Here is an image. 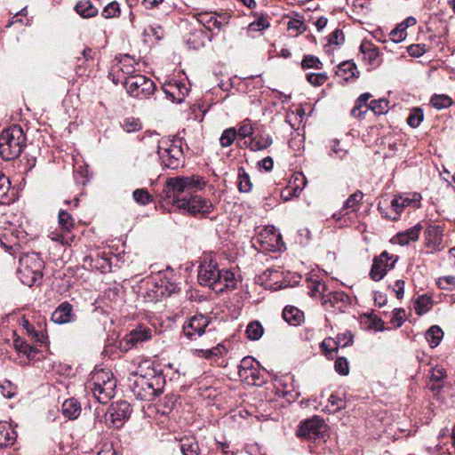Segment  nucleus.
Returning <instances> with one entry per match:
<instances>
[{
  "label": "nucleus",
  "mask_w": 455,
  "mask_h": 455,
  "mask_svg": "<svg viewBox=\"0 0 455 455\" xmlns=\"http://www.w3.org/2000/svg\"><path fill=\"white\" fill-rule=\"evenodd\" d=\"M253 127L251 124V122L249 119H244L243 122L240 123L237 136L245 139L247 137H250V139L252 137L253 134Z\"/></svg>",
  "instance_id": "obj_44"
},
{
  "label": "nucleus",
  "mask_w": 455,
  "mask_h": 455,
  "mask_svg": "<svg viewBox=\"0 0 455 455\" xmlns=\"http://www.w3.org/2000/svg\"><path fill=\"white\" fill-rule=\"evenodd\" d=\"M76 12L83 18H92L98 14V9L89 0H80L75 6Z\"/></svg>",
  "instance_id": "obj_30"
},
{
  "label": "nucleus",
  "mask_w": 455,
  "mask_h": 455,
  "mask_svg": "<svg viewBox=\"0 0 455 455\" xmlns=\"http://www.w3.org/2000/svg\"><path fill=\"white\" fill-rule=\"evenodd\" d=\"M327 425L319 416H314L300 423L298 435L310 441L323 439L327 433Z\"/></svg>",
  "instance_id": "obj_9"
},
{
  "label": "nucleus",
  "mask_w": 455,
  "mask_h": 455,
  "mask_svg": "<svg viewBox=\"0 0 455 455\" xmlns=\"http://www.w3.org/2000/svg\"><path fill=\"white\" fill-rule=\"evenodd\" d=\"M229 21V15L228 13L216 14V20L212 21V25L218 30H220L222 26L227 25Z\"/></svg>",
  "instance_id": "obj_61"
},
{
  "label": "nucleus",
  "mask_w": 455,
  "mask_h": 455,
  "mask_svg": "<svg viewBox=\"0 0 455 455\" xmlns=\"http://www.w3.org/2000/svg\"><path fill=\"white\" fill-rule=\"evenodd\" d=\"M408 52L411 56L420 57L426 52V48L425 45L420 44L411 45L408 48Z\"/></svg>",
  "instance_id": "obj_62"
},
{
  "label": "nucleus",
  "mask_w": 455,
  "mask_h": 455,
  "mask_svg": "<svg viewBox=\"0 0 455 455\" xmlns=\"http://www.w3.org/2000/svg\"><path fill=\"white\" fill-rule=\"evenodd\" d=\"M13 345L19 353H22L23 355H27L28 358L34 357L35 354L36 353V350L32 346L28 345L26 341L20 338L14 339Z\"/></svg>",
  "instance_id": "obj_37"
},
{
  "label": "nucleus",
  "mask_w": 455,
  "mask_h": 455,
  "mask_svg": "<svg viewBox=\"0 0 455 455\" xmlns=\"http://www.w3.org/2000/svg\"><path fill=\"white\" fill-rule=\"evenodd\" d=\"M360 49L363 54V59L367 60L371 66H378L379 64V55L377 48L372 47L371 44H362Z\"/></svg>",
  "instance_id": "obj_31"
},
{
  "label": "nucleus",
  "mask_w": 455,
  "mask_h": 455,
  "mask_svg": "<svg viewBox=\"0 0 455 455\" xmlns=\"http://www.w3.org/2000/svg\"><path fill=\"white\" fill-rule=\"evenodd\" d=\"M372 97L370 92L361 94L355 100V104L351 110V116L355 118L363 117L369 110L368 100Z\"/></svg>",
  "instance_id": "obj_21"
},
{
  "label": "nucleus",
  "mask_w": 455,
  "mask_h": 455,
  "mask_svg": "<svg viewBox=\"0 0 455 455\" xmlns=\"http://www.w3.org/2000/svg\"><path fill=\"white\" fill-rule=\"evenodd\" d=\"M405 315V312L402 308H395L393 311V317L391 319V322L396 327H400L403 323V317Z\"/></svg>",
  "instance_id": "obj_60"
},
{
  "label": "nucleus",
  "mask_w": 455,
  "mask_h": 455,
  "mask_svg": "<svg viewBox=\"0 0 455 455\" xmlns=\"http://www.w3.org/2000/svg\"><path fill=\"white\" fill-rule=\"evenodd\" d=\"M101 15L106 19L118 17L120 15V6L116 1L108 4L102 10Z\"/></svg>",
  "instance_id": "obj_43"
},
{
  "label": "nucleus",
  "mask_w": 455,
  "mask_h": 455,
  "mask_svg": "<svg viewBox=\"0 0 455 455\" xmlns=\"http://www.w3.org/2000/svg\"><path fill=\"white\" fill-rule=\"evenodd\" d=\"M116 387V379L113 373L103 369L94 371L85 384V388L102 404L108 403L115 396Z\"/></svg>",
  "instance_id": "obj_2"
},
{
  "label": "nucleus",
  "mask_w": 455,
  "mask_h": 455,
  "mask_svg": "<svg viewBox=\"0 0 455 455\" xmlns=\"http://www.w3.org/2000/svg\"><path fill=\"white\" fill-rule=\"evenodd\" d=\"M17 275L22 283L29 287L43 277V260L36 253H28L20 257Z\"/></svg>",
  "instance_id": "obj_4"
},
{
  "label": "nucleus",
  "mask_w": 455,
  "mask_h": 455,
  "mask_svg": "<svg viewBox=\"0 0 455 455\" xmlns=\"http://www.w3.org/2000/svg\"><path fill=\"white\" fill-rule=\"evenodd\" d=\"M228 348L223 344H218L216 347L211 349H201L198 350V356L212 359V357L223 356L228 353Z\"/></svg>",
  "instance_id": "obj_34"
},
{
  "label": "nucleus",
  "mask_w": 455,
  "mask_h": 455,
  "mask_svg": "<svg viewBox=\"0 0 455 455\" xmlns=\"http://www.w3.org/2000/svg\"><path fill=\"white\" fill-rule=\"evenodd\" d=\"M196 20L199 23H201L204 27H205L208 30L212 31L214 28L212 25V21L216 20V14L212 12H204L198 13L196 16Z\"/></svg>",
  "instance_id": "obj_45"
},
{
  "label": "nucleus",
  "mask_w": 455,
  "mask_h": 455,
  "mask_svg": "<svg viewBox=\"0 0 455 455\" xmlns=\"http://www.w3.org/2000/svg\"><path fill=\"white\" fill-rule=\"evenodd\" d=\"M26 146V136L20 125L4 129L0 134V156L5 161L17 158Z\"/></svg>",
  "instance_id": "obj_3"
},
{
  "label": "nucleus",
  "mask_w": 455,
  "mask_h": 455,
  "mask_svg": "<svg viewBox=\"0 0 455 455\" xmlns=\"http://www.w3.org/2000/svg\"><path fill=\"white\" fill-rule=\"evenodd\" d=\"M239 378L249 385L260 386L265 382L259 364L252 368L251 371H247L246 373H241Z\"/></svg>",
  "instance_id": "obj_25"
},
{
  "label": "nucleus",
  "mask_w": 455,
  "mask_h": 455,
  "mask_svg": "<svg viewBox=\"0 0 455 455\" xmlns=\"http://www.w3.org/2000/svg\"><path fill=\"white\" fill-rule=\"evenodd\" d=\"M81 412V406L79 403L74 399H67L62 404V413L69 419H76Z\"/></svg>",
  "instance_id": "obj_29"
},
{
  "label": "nucleus",
  "mask_w": 455,
  "mask_h": 455,
  "mask_svg": "<svg viewBox=\"0 0 455 455\" xmlns=\"http://www.w3.org/2000/svg\"><path fill=\"white\" fill-rule=\"evenodd\" d=\"M259 363L255 361V359L251 356H245L243 357L240 364L238 365V376L241 375V373H243L247 371H251L252 368H254L256 365H258Z\"/></svg>",
  "instance_id": "obj_48"
},
{
  "label": "nucleus",
  "mask_w": 455,
  "mask_h": 455,
  "mask_svg": "<svg viewBox=\"0 0 455 455\" xmlns=\"http://www.w3.org/2000/svg\"><path fill=\"white\" fill-rule=\"evenodd\" d=\"M154 332V329L150 327L142 324L138 325L123 338L121 340V347L124 350L136 347L139 345L150 340Z\"/></svg>",
  "instance_id": "obj_13"
},
{
  "label": "nucleus",
  "mask_w": 455,
  "mask_h": 455,
  "mask_svg": "<svg viewBox=\"0 0 455 455\" xmlns=\"http://www.w3.org/2000/svg\"><path fill=\"white\" fill-rule=\"evenodd\" d=\"M452 102L451 98L444 94L434 95L430 100L431 105L436 109L447 108Z\"/></svg>",
  "instance_id": "obj_40"
},
{
  "label": "nucleus",
  "mask_w": 455,
  "mask_h": 455,
  "mask_svg": "<svg viewBox=\"0 0 455 455\" xmlns=\"http://www.w3.org/2000/svg\"><path fill=\"white\" fill-rule=\"evenodd\" d=\"M238 189L242 193H249L252 188V183L251 181L249 174L245 172L243 167L238 169Z\"/></svg>",
  "instance_id": "obj_36"
},
{
  "label": "nucleus",
  "mask_w": 455,
  "mask_h": 455,
  "mask_svg": "<svg viewBox=\"0 0 455 455\" xmlns=\"http://www.w3.org/2000/svg\"><path fill=\"white\" fill-rule=\"evenodd\" d=\"M283 319L289 323L291 325H299L304 321V314L299 308L287 306L284 307L283 311Z\"/></svg>",
  "instance_id": "obj_26"
},
{
  "label": "nucleus",
  "mask_w": 455,
  "mask_h": 455,
  "mask_svg": "<svg viewBox=\"0 0 455 455\" xmlns=\"http://www.w3.org/2000/svg\"><path fill=\"white\" fill-rule=\"evenodd\" d=\"M345 41V36L341 29H335L330 36L329 43L331 44L340 45Z\"/></svg>",
  "instance_id": "obj_59"
},
{
  "label": "nucleus",
  "mask_w": 455,
  "mask_h": 455,
  "mask_svg": "<svg viewBox=\"0 0 455 455\" xmlns=\"http://www.w3.org/2000/svg\"><path fill=\"white\" fill-rule=\"evenodd\" d=\"M220 269L217 261L212 257H204L198 267V282L201 285L208 286L214 291L219 284Z\"/></svg>",
  "instance_id": "obj_8"
},
{
  "label": "nucleus",
  "mask_w": 455,
  "mask_h": 455,
  "mask_svg": "<svg viewBox=\"0 0 455 455\" xmlns=\"http://www.w3.org/2000/svg\"><path fill=\"white\" fill-rule=\"evenodd\" d=\"M325 291V284L321 282H315L310 287V296L315 297L318 294H322Z\"/></svg>",
  "instance_id": "obj_63"
},
{
  "label": "nucleus",
  "mask_w": 455,
  "mask_h": 455,
  "mask_svg": "<svg viewBox=\"0 0 455 455\" xmlns=\"http://www.w3.org/2000/svg\"><path fill=\"white\" fill-rule=\"evenodd\" d=\"M164 92L172 101L181 103L188 94L189 89L186 84L173 81L164 86Z\"/></svg>",
  "instance_id": "obj_17"
},
{
  "label": "nucleus",
  "mask_w": 455,
  "mask_h": 455,
  "mask_svg": "<svg viewBox=\"0 0 455 455\" xmlns=\"http://www.w3.org/2000/svg\"><path fill=\"white\" fill-rule=\"evenodd\" d=\"M52 320L58 324H64L75 320L73 307L68 302L61 303L52 313Z\"/></svg>",
  "instance_id": "obj_18"
},
{
  "label": "nucleus",
  "mask_w": 455,
  "mask_h": 455,
  "mask_svg": "<svg viewBox=\"0 0 455 455\" xmlns=\"http://www.w3.org/2000/svg\"><path fill=\"white\" fill-rule=\"evenodd\" d=\"M443 228L439 224L427 221L424 232L425 247L430 250V252L440 251L443 249Z\"/></svg>",
  "instance_id": "obj_14"
},
{
  "label": "nucleus",
  "mask_w": 455,
  "mask_h": 455,
  "mask_svg": "<svg viewBox=\"0 0 455 455\" xmlns=\"http://www.w3.org/2000/svg\"><path fill=\"white\" fill-rule=\"evenodd\" d=\"M212 320L209 316L198 314L188 318L183 324V333L190 340L200 338L207 331H211Z\"/></svg>",
  "instance_id": "obj_11"
},
{
  "label": "nucleus",
  "mask_w": 455,
  "mask_h": 455,
  "mask_svg": "<svg viewBox=\"0 0 455 455\" xmlns=\"http://www.w3.org/2000/svg\"><path fill=\"white\" fill-rule=\"evenodd\" d=\"M17 438L16 432L12 426L6 422H0V447L12 445Z\"/></svg>",
  "instance_id": "obj_20"
},
{
  "label": "nucleus",
  "mask_w": 455,
  "mask_h": 455,
  "mask_svg": "<svg viewBox=\"0 0 455 455\" xmlns=\"http://www.w3.org/2000/svg\"><path fill=\"white\" fill-rule=\"evenodd\" d=\"M363 197V194L361 191H356L349 196V197L345 201L340 213L342 215H346L349 212H356Z\"/></svg>",
  "instance_id": "obj_27"
},
{
  "label": "nucleus",
  "mask_w": 455,
  "mask_h": 455,
  "mask_svg": "<svg viewBox=\"0 0 455 455\" xmlns=\"http://www.w3.org/2000/svg\"><path fill=\"white\" fill-rule=\"evenodd\" d=\"M10 186L9 179L4 173L0 172V204L4 203L2 200L7 196Z\"/></svg>",
  "instance_id": "obj_54"
},
{
  "label": "nucleus",
  "mask_w": 455,
  "mask_h": 455,
  "mask_svg": "<svg viewBox=\"0 0 455 455\" xmlns=\"http://www.w3.org/2000/svg\"><path fill=\"white\" fill-rule=\"evenodd\" d=\"M132 60L130 59L129 57H124L122 60H121V67H120V69L122 70V72L124 74H126L128 76H134L133 73L135 71V68L132 63Z\"/></svg>",
  "instance_id": "obj_56"
},
{
  "label": "nucleus",
  "mask_w": 455,
  "mask_h": 455,
  "mask_svg": "<svg viewBox=\"0 0 455 455\" xmlns=\"http://www.w3.org/2000/svg\"><path fill=\"white\" fill-rule=\"evenodd\" d=\"M398 256L390 255L387 251H383L379 256L373 259L372 266L370 271V276L374 281L381 280L387 271L394 268Z\"/></svg>",
  "instance_id": "obj_12"
},
{
  "label": "nucleus",
  "mask_w": 455,
  "mask_h": 455,
  "mask_svg": "<svg viewBox=\"0 0 455 455\" xmlns=\"http://www.w3.org/2000/svg\"><path fill=\"white\" fill-rule=\"evenodd\" d=\"M302 68L307 69V68H315V69H321L323 67V63L320 61V60L314 56V55H306L304 56L302 62H301Z\"/></svg>",
  "instance_id": "obj_46"
},
{
  "label": "nucleus",
  "mask_w": 455,
  "mask_h": 455,
  "mask_svg": "<svg viewBox=\"0 0 455 455\" xmlns=\"http://www.w3.org/2000/svg\"><path fill=\"white\" fill-rule=\"evenodd\" d=\"M433 306L432 299L427 295L419 296L414 304V309L417 315H422L430 310Z\"/></svg>",
  "instance_id": "obj_33"
},
{
  "label": "nucleus",
  "mask_w": 455,
  "mask_h": 455,
  "mask_svg": "<svg viewBox=\"0 0 455 455\" xmlns=\"http://www.w3.org/2000/svg\"><path fill=\"white\" fill-rule=\"evenodd\" d=\"M425 337L429 346L434 348L442 341L443 338V331L439 326L433 325L427 331Z\"/></svg>",
  "instance_id": "obj_32"
},
{
  "label": "nucleus",
  "mask_w": 455,
  "mask_h": 455,
  "mask_svg": "<svg viewBox=\"0 0 455 455\" xmlns=\"http://www.w3.org/2000/svg\"><path fill=\"white\" fill-rule=\"evenodd\" d=\"M369 109L375 115H384L388 112V101L385 99L373 100L369 103Z\"/></svg>",
  "instance_id": "obj_39"
},
{
  "label": "nucleus",
  "mask_w": 455,
  "mask_h": 455,
  "mask_svg": "<svg viewBox=\"0 0 455 455\" xmlns=\"http://www.w3.org/2000/svg\"><path fill=\"white\" fill-rule=\"evenodd\" d=\"M422 229L423 226L420 223H417L407 230L398 233L394 237V240L400 245H407L410 242H415L419 239V233Z\"/></svg>",
  "instance_id": "obj_19"
},
{
  "label": "nucleus",
  "mask_w": 455,
  "mask_h": 455,
  "mask_svg": "<svg viewBox=\"0 0 455 455\" xmlns=\"http://www.w3.org/2000/svg\"><path fill=\"white\" fill-rule=\"evenodd\" d=\"M157 154L162 164L170 169H178L183 163L181 147L167 139L158 140Z\"/></svg>",
  "instance_id": "obj_6"
},
{
  "label": "nucleus",
  "mask_w": 455,
  "mask_h": 455,
  "mask_svg": "<svg viewBox=\"0 0 455 455\" xmlns=\"http://www.w3.org/2000/svg\"><path fill=\"white\" fill-rule=\"evenodd\" d=\"M331 150L339 158H343L347 154L346 150L339 148V141L338 140H332Z\"/></svg>",
  "instance_id": "obj_64"
},
{
  "label": "nucleus",
  "mask_w": 455,
  "mask_h": 455,
  "mask_svg": "<svg viewBox=\"0 0 455 455\" xmlns=\"http://www.w3.org/2000/svg\"><path fill=\"white\" fill-rule=\"evenodd\" d=\"M219 284L214 287L216 292H220L224 289H234L236 286L235 274L230 270H220Z\"/></svg>",
  "instance_id": "obj_24"
},
{
  "label": "nucleus",
  "mask_w": 455,
  "mask_h": 455,
  "mask_svg": "<svg viewBox=\"0 0 455 455\" xmlns=\"http://www.w3.org/2000/svg\"><path fill=\"white\" fill-rule=\"evenodd\" d=\"M1 394L5 398H12L16 394V387L10 380H4L0 383Z\"/></svg>",
  "instance_id": "obj_49"
},
{
  "label": "nucleus",
  "mask_w": 455,
  "mask_h": 455,
  "mask_svg": "<svg viewBox=\"0 0 455 455\" xmlns=\"http://www.w3.org/2000/svg\"><path fill=\"white\" fill-rule=\"evenodd\" d=\"M180 443L183 455H201V449L195 436H185Z\"/></svg>",
  "instance_id": "obj_23"
},
{
  "label": "nucleus",
  "mask_w": 455,
  "mask_h": 455,
  "mask_svg": "<svg viewBox=\"0 0 455 455\" xmlns=\"http://www.w3.org/2000/svg\"><path fill=\"white\" fill-rule=\"evenodd\" d=\"M128 94L138 99H147L151 96L155 90V83L148 77L135 74L128 76L124 83Z\"/></svg>",
  "instance_id": "obj_7"
},
{
  "label": "nucleus",
  "mask_w": 455,
  "mask_h": 455,
  "mask_svg": "<svg viewBox=\"0 0 455 455\" xmlns=\"http://www.w3.org/2000/svg\"><path fill=\"white\" fill-rule=\"evenodd\" d=\"M336 75L348 81L350 78L358 77L359 71L356 65L349 60L343 61L337 67Z\"/></svg>",
  "instance_id": "obj_22"
},
{
  "label": "nucleus",
  "mask_w": 455,
  "mask_h": 455,
  "mask_svg": "<svg viewBox=\"0 0 455 455\" xmlns=\"http://www.w3.org/2000/svg\"><path fill=\"white\" fill-rule=\"evenodd\" d=\"M334 369L342 376L347 375L349 373V364L347 360L345 357L337 358L334 363Z\"/></svg>",
  "instance_id": "obj_51"
},
{
  "label": "nucleus",
  "mask_w": 455,
  "mask_h": 455,
  "mask_svg": "<svg viewBox=\"0 0 455 455\" xmlns=\"http://www.w3.org/2000/svg\"><path fill=\"white\" fill-rule=\"evenodd\" d=\"M287 28L290 30L297 31L299 34L306 31V26L304 25V22L298 19L290 20L287 23Z\"/></svg>",
  "instance_id": "obj_57"
},
{
  "label": "nucleus",
  "mask_w": 455,
  "mask_h": 455,
  "mask_svg": "<svg viewBox=\"0 0 455 455\" xmlns=\"http://www.w3.org/2000/svg\"><path fill=\"white\" fill-rule=\"evenodd\" d=\"M246 334L249 339L258 340L263 334V327L258 321L251 322L247 325Z\"/></svg>",
  "instance_id": "obj_38"
},
{
  "label": "nucleus",
  "mask_w": 455,
  "mask_h": 455,
  "mask_svg": "<svg viewBox=\"0 0 455 455\" xmlns=\"http://www.w3.org/2000/svg\"><path fill=\"white\" fill-rule=\"evenodd\" d=\"M345 401L336 394H331L328 398V404L326 405L324 411L329 413H335L345 409Z\"/></svg>",
  "instance_id": "obj_35"
},
{
  "label": "nucleus",
  "mask_w": 455,
  "mask_h": 455,
  "mask_svg": "<svg viewBox=\"0 0 455 455\" xmlns=\"http://www.w3.org/2000/svg\"><path fill=\"white\" fill-rule=\"evenodd\" d=\"M273 143L269 134H259L251 138L250 148L252 151H260L267 148Z\"/></svg>",
  "instance_id": "obj_28"
},
{
  "label": "nucleus",
  "mask_w": 455,
  "mask_h": 455,
  "mask_svg": "<svg viewBox=\"0 0 455 455\" xmlns=\"http://www.w3.org/2000/svg\"><path fill=\"white\" fill-rule=\"evenodd\" d=\"M126 132H134L141 129V123L139 118L128 117L122 124Z\"/></svg>",
  "instance_id": "obj_47"
},
{
  "label": "nucleus",
  "mask_w": 455,
  "mask_h": 455,
  "mask_svg": "<svg viewBox=\"0 0 455 455\" xmlns=\"http://www.w3.org/2000/svg\"><path fill=\"white\" fill-rule=\"evenodd\" d=\"M205 184L204 179L199 175L169 178L165 182L172 204L192 215H206L213 210L210 200L196 195Z\"/></svg>",
  "instance_id": "obj_1"
},
{
  "label": "nucleus",
  "mask_w": 455,
  "mask_h": 455,
  "mask_svg": "<svg viewBox=\"0 0 455 455\" xmlns=\"http://www.w3.org/2000/svg\"><path fill=\"white\" fill-rule=\"evenodd\" d=\"M424 119V113L420 108H413L407 118V124L412 127H418Z\"/></svg>",
  "instance_id": "obj_41"
},
{
  "label": "nucleus",
  "mask_w": 455,
  "mask_h": 455,
  "mask_svg": "<svg viewBox=\"0 0 455 455\" xmlns=\"http://www.w3.org/2000/svg\"><path fill=\"white\" fill-rule=\"evenodd\" d=\"M159 383L160 379L157 377L147 379L140 376L134 381L133 393L138 399L152 401L161 393Z\"/></svg>",
  "instance_id": "obj_10"
},
{
  "label": "nucleus",
  "mask_w": 455,
  "mask_h": 455,
  "mask_svg": "<svg viewBox=\"0 0 455 455\" xmlns=\"http://www.w3.org/2000/svg\"><path fill=\"white\" fill-rule=\"evenodd\" d=\"M421 196L419 193L395 196L389 205H385L384 202L379 201L378 210L387 220H397L404 208L408 206L419 207Z\"/></svg>",
  "instance_id": "obj_5"
},
{
  "label": "nucleus",
  "mask_w": 455,
  "mask_h": 455,
  "mask_svg": "<svg viewBox=\"0 0 455 455\" xmlns=\"http://www.w3.org/2000/svg\"><path fill=\"white\" fill-rule=\"evenodd\" d=\"M320 347L326 356H331L337 350V343L331 338L324 339Z\"/></svg>",
  "instance_id": "obj_52"
},
{
  "label": "nucleus",
  "mask_w": 455,
  "mask_h": 455,
  "mask_svg": "<svg viewBox=\"0 0 455 455\" xmlns=\"http://www.w3.org/2000/svg\"><path fill=\"white\" fill-rule=\"evenodd\" d=\"M236 136L237 132L235 128H228L224 130L220 138L221 147L227 148L231 146Z\"/></svg>",
  "instance_id": "obj_42"
},
{
  "label": "nucleus",
  "mask_w": 455,
  "mask_h": 455,
  "mask_svg": "<svg viewBox=\"0 0 455 455\" xmlns=\"http://www.w3.org/2000/svg\"><path fill=\"white\" fill-rule=\"evenodd\" d=\"M134 200L142 205L148 204L151 201V196L146 189H136L133 194Z\"/></svg>",
  "instance_id": "obj_50"
},
{
  "label": "nucleus",
  "mask_w": 455,
  "mask_h": 455,
  "mask_svg": "<svg viewBox=\"0 0 455 455\" xmlns=\"http://www.w3.org/2000/svg\"><path fill=\"white\" fill-rule=\"evenodd\" d=\"M407 34L404 31V28H401L398 26L395 29H393L390 33L391 40L394 43H399L405 39Z\"/></svg>",
  "instance_id": "obj_58"
},
{
  "label": "nucleus",
  "mask_w": 455,
  "mask_h": 455,
  "mask_svg": "<svg viewBox=\"0 0 455 455\" xmlns=\"http://www.w3.org/2000/svg\"><path fill=\"white\" fill-rule=\"evenodd\" d=\"M307 81L314 86H319L323 84L327 80L325 73H309L307 75Z\"/></svg>",
  "instance_id": "obj_53"
},
{
  "label": "nucleus",
  "mask_w": 455,
  "mask_h": 455,
  "mask_svg": "<svg viewBox=\"0 0 455 455\" xmlns=\"http://www.w3.org/2000/svg\"><path fill=\"white\" fill-rule=\"evenodd\" d=\"M269 22L267 19L261 17L258 19L256 21L251 22L249 25V30L251 31H261L269 27Z\"/></svg>",
  "instance_id": "obj_55"
},
{
  "label": "nucleus",
  "mask_w": 455,
  "mask_h": 455,
  "mask_svg": "<svg viewBox=\"0 0 455 455\" xmlns=\"http://www.w3.org/2000/svg\"><path fill=\"white\" fill-rule=\"evenodd\" d=\"M58 224L61 234H56L51 238L53 241L60 242L62 244H68L71 241L70 236L68 234L75 227V220L73 216L66 210H60L58 214Z\"/></svg>",
  "instance_id": "obj_15"
},
{
  "label": "nucleus",
  "mask_w": 455,
  "mask_h": 455,
  "mask_svg": "<svg viewBox=\"0 0 455 455\" xmlns=\"http://www.w3.org/2000/svg\"><path fill=\"white\" fill-rule=\"evenodd\" d=\"M108 413L113 426L120 427L130 418L132 408L128 402L117 401L110 405Z\"/></svg>",
  "instance_id": "obj_16"
}]
</instances>
